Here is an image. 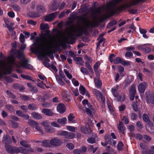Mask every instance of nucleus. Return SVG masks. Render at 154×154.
Listing matches in <instances>:
<instances>
[{
    "instance_id": "nucleus-1",
    "label": "nucleus",
    "mask_w": 154,
    "mask_h": 154,
    "mask_svg": "<svg viewBox=\"0 0 154 154\" xmlns=\"http://www.w3.org/2000/svg\"><path fill=\"white\" fill-rule=\"evenodd\" d=\"M69 40L67 36L63 37L62 41L59 37L50 36L47 44H46L44 46L43 44L41 43L40 46L37 47L36 50L39 54L42 56L46 55L49 56L52 53V48H56L58 46V42L60 44L63 46L65 44L68 42Z\"/></svg>"
},
{
    "instance_id": "nucleus-2",
    "label": "nucleus",
    "mask_w": 154,
    "mask_h": 154,
    "mask_svg": "<svg viewBox=\"0 0 154 154\" xmlns=\"http://www.w3.org/2000/svg\"><path fill=\"white\" fill-rule=\"evenodd\" d=\"M16 54L18 59L22 63L18 61L16 62L14 57H11L9 59V61L11 63L17 67H22L27 69H32L33 66L27 63L28 61L25 59L22 52L20 50H18L16 52Z\"/></svg>"
},
{
    "instance_id": "nucleus-3",
    "label": "nucleus",
    "mask_w": 154,
    "mask_h": 154,
    "mask_svg": "<svg viewBox=\"0 0 154 154\" xmlns=\"http://www.w3.org/2000/svg\"><path fill=\"white\" fill-rule=\"evenodd\" d=\"M40 29L42 30H45V33L43 34V35L48 36V38L49 39H48L47 40L45 37H43L42 40V42H39L38 45L35 48V51L39 54V53L37 51L36 48L40 46V44L41 43L43 44V45L45 46V45H46V44H47L48 41L49 39L50 36H51L49 35L50 31L48 30L49 26L48 24L44 23H42L40 25Z\"/></svg>"
},
{
    "instance_id": "nucleus-4",
    "label": "nucleus",
    "mask_w": 154,
    "mask_h": 154,
    "mask_svg": "<svg viewBox=\"0 0 154 154\" xmlns=\"http://www.w3.org/2000/svg\"><path fill=\"white\" fill-rule=\"evenodd\" d=\"M85 30V29L83 27L79 25L78 28L76 29L72 28L71 29V32L68 34L67 37L69 39H71L74 36H80L82 35Z\"/></svg>"
},
{
    "instance_id": "nucleus-5",
    "label": "nucleus",
    "mask_w": 154,
    "mask_h": 154,
    "mask_svg": "<svg viewBox=\"0 0 154 154\" xmlns=\"http://www.w3.org/2000/svg\"><path fill=\"white\" fill-rule=\"evenodd\" d=\"M5 147L6 151L8 153L13 154L15 153H18L19 150L18 147H12L9 144H6L5 145Z\"/></svg>"
},
{
    "instance_id": "nucleus-6",
    "label": "nucleus",
    "mask_w": 154,
    "mask_h": 154,
    "mask_svg": "<svg viewBox=\"0 0 154 154\" xmlns=\"http://www.w3.org/2000/svg\"><path fill=\"white\" fill-rule=\"evenodd\" d=\"M19 150L18 153H21L24 154H29L30 152H34L33 150L30 147H27L23 148L22 147H18Z\"/></svg>"
},
{
    "instance_id": "nucleus-7",
    "label": "nucleus",
    "mask_w": 154,
    "mask_h": 154,
    "mask_svg": "<svg viewBox=\"0 0 154 154\" xmlns=\"http://www.w3.org/2000/svg\"><path fill=\"white\" fill-rule=\"evenodd\" d=\"M94 14V15L92 16L94 20L92 21H91L88 19L84 20V23L85 28H88L90 26H94V21L97 20V16Z\"/></svg>"
},
{
    "instance_id": "nucleus-8",
    "label": "nucleus",
    "mask_w": 154,
    "mask_h": 154,
    "mask_svg": "<svg viewBox=\"0 0 154 154\" xmlns=\"http://www.w3.org/2000/svg\"><path fill=\"white\" fill-rule=\"evenodd\" d=\"M50 144L53 146H59L62 143L61 140L57 138H54L50 140Z\"/></svg>"
},
{
    "instance_id": "nucleus-9",
    "label": "nucleus",
    "mask_w": 154,
    "mask_h": 154,
    "mask_svg": "<svg viewBox=\"0 0 154 154\" xmlns=\"http://www.w3.org/2000/svg\"><path fill=\"white\" fill-rule=\"evenodd\" d=\"M146 100L148 103H151L152 104L154 103V93H147L146 96Z\"/></svg>"
},
{
    "instance_id": "nucleus-10",
    "label": "nucleus",
    "mask_w": 154,
    "mask_h": 154,
    "mask_svg": "<svg viewBox=\"0 0 154 154\" xmlns=\"http://www.w3.org/2000/svg\"><path fill=\"white\" fill-rule=\"evenodd\" d=\"M147 86V83L145 82L140 83L138 85V90L140 93H143Z\"/></svg>"
},
{
    "instance_id": "nucleus-11",
    "label": "nucleus",
    "mask_w": 154,
    "mask_h": 154,
    "mask_svg": "<svg viewBox=\"0 0 154 154\" xmlns=\"http://www.w3.org/2000/svg\"><path fill=\"white\" fill-rule=\"evenodd\" d=\"M57 14V12L50 14L45 17V21H52L55 18Z\"/></svg>"
},
{
    "instance_id": "nucleus-12",
    "label": "nucleus",
    "mask_w": 154,
    "mask_h": 154,
    "mask_svg": "<svg viewBox=\"0 0 154 154\" xmlns=\"http://www.w3.org/2000/svg\"><path fill=\"white\" fill-rule=\"evenodd\" d=\"M60 134L64 136L65 138L68 139H72L74 137L72 133L65 131H61L60 132Z\"/></svg>"
},
{
    "instance_id": "nucleus-13",
    "label": "nucleus",
    "mask_w": 154,
    "mask_h": 154,
    "mask_svg": "<svg viewBox=\"0 0 154 154\" xmlns=\"http://www.w3.org/2000/svg\"><path fill=\"white\" fill-rule=\"evenodd\" d=\"M117 128L119 132L124 134L125 132V128L123 123L122 122H119V124L117 125Z\"/></svg>"
},
{
    "instance_id": "nucleus-14",
    "label": "nucleus",
    "mask_w": 154,
    "mask_h": 154,
    "mask_svg": "<svg viewBox=\"0 0 154 154\" xmlns=\"http://www.w3.org/2000/svg\"><path fill=\"white\" fill-rule=\"evenodd\" d=\"M2 142L3 143H4L5 145L11 143H12L11 137L10 136L8 135H5L3 138Z\"/></svg>"
},
{
    "instance_id": "nucleus-15",
    "label": "nucleus",
    "mask_w": 154,
    "mask_h": 154,
    "mask_svg": "<svg viewBox=\"0 0 154 154\" xmlns=\"http://www.w3.org/2000/svg\"><path fill=\"white\" fill-rule=\"evenodd\" d=\"M79 91L80 93L82 95H84L85 94L86 96L88 97H90V96L89 93L83 85H80L79 88Z\"/></svg>"
},
{
    "instance_id": "nucleus-16",
    "label": "nucleus",
    "mask_w": 154,
    "mask_h": 154,
    "mask_svg": "<svg viewBox=\"0 0 154 154\" xmlns=\"http://www.w3.org/2000/svg\"><path fill=\"white\" fill-rule=\"evenodd\" d=\"M42 112L45 115L48 116H52L54 115V113L50 109H43L42 110Z\"/></svg>"
},
{
    "instance_id": "nucleus-17",
    "label": "nucleus",
    "mask_w": 154,
    "mask_h": 154,
    "mask_svg": "<svg viewBox=\"0 0 154 154\" xmlns=\"http://www.w3.org/2000/svg\"><path fill=\"white\" fill-rule=\"evenodd\" d=\"M14 57V56H11L10 57H9L8 59V62L9 64V66L8 67H7L6 68H5V70L7 74H10L11 72V68L12 66H14L16 67L14 65H13L12 64V63H11L9 61V59L10 57Z\"/></svg>"
},
{
    "instance_id": "nucleus-18",
    "label": "nucleus",
    "mask_w": 154,
    "mask_h": 154,
    "mask_svg": "<svg viewBox=\"0 0 154 154\" xmlns=\"http://www.w3.org/2000/svg\"><path fill=\"white\" fill-rule=\"evenodd\" d=\"M146 129L151 134L154 133V127L153 123L152 122L147 125Z\"/></svg>"
},
{
    "instance_id": "nucleus-19",
    "label": "nucleus",
    "mask_w": 154,
    "mask_h": 154,
    "mask_svg": "<svg viewBox=\"0 0 154 154\" xmlns=\"http://www.w3.org/2000/svg\"><path fill=\"white\" fill-rule=\"evenodd\" d=\"M57 111L60 113H63L65 111V109L64 105L60 104L57 106Z\"/></svg>"
},
{
    "instance_id": "nucleus-20",
    "label": "nucleus",
    "mask_w": 154,
    "mask_h": 154,
    "mask_svg": "<svg viewBox=\"0 0 154 154\" xmlns=\"http://www.w3.org/2000/svg\"><path fill=\"white\" fill-rule=\"evenodd\" d=\"M36 10L37 12L41 15V13L46 12L45 8L41 5H38L36 6Z\"/></svg>"
},
{
    "instance_id": "nucleus-21",
    "label": "nucleus",
    "mask_w": 154,
    "mask_h": 154,
    "mask_svg": "<svg viewBox=\"0 0 154 154\" xmlns=\"http://www.w3.org/2000/svg\"><path fill=\"white\" fill-rule=\"evenodd\" d=\"M85 112L88 116L90 117H92L93 116L92 112L94 113L95 110L94 109H89L86 107H85Z\"/></svg>"
},
{
    "instance_id": "nucleus-22",
    "label": "nucleus",
    "mask_w": 154,
    "mask_h": 154,
    "mask_svg": "<svg viewBox=\"0 0 154 154\" xmlns=\"http://www.w3.org/2000/svg\"><path fill=\"white\" fill-rule=\"evenodd\" d=\"M82 103L85 106V107H86V105H87L89 109H94L93 106L87 100L85 99L84 100H83Z\"/></svg>"
},
{
    "instance_id": "nucleus-23",
    "label": "nucleus",
    "mask_w": 154,
    "mask_h": 154,
    "mask_svg": "<svg viewBox=\"0 0 154 154\" xmlns=\"http://www.w3.org/2000/svg\"><path fill=\"white\" fill-rule=\"evenodd\" d=\"M31 115L32 117L36 119H40L42 118V116L40 115L35 112H32Z\"/></svg>"
},
{
    "instance_id": "nucleus-24",
    "label": "nucleus",
    "mask_w": 154,
    "mask_h": 154,
    "mask_svg": "<svg viewBox=\"0 0 154 154\" xmlns=\"http://www.w3.org/2000/svg\"><path fill=\"white\" fill-rule=\"evenodd\" d=\"M93 92L97 97H102V93L99 90L96 89H93Z\"/></svg>"
},
{
    "instance_id": "nucleus-25",
    "label": "nucleus",
    "mask_w": 154,
    "mask_h": 154,
    "mask_svg": "<svg viewBox=\"0 0 154 154\" xmlns=\"http://www.w3.org/2000/svg\"><path fill=\"white\" fill-rule=\"evenodd\" d=\"M95 85L96 87L98 88H100L102 85V82L99 79H94Z\"/></svg>"
},
{
    "instance_id": "nucleus-26",
    "label": "nucleus",
    "mask_w": 154,
    "mask_h": 154,
    "mask_svg": "<svg viewBox=\"0 0 154 154\" xmlns=\"http://www.w3.org/2000/svg\"><path fill=\"white\" fill-rule=\"evenodd\" d=\"M28 124L29 125L33 127H35L37 125H38V122L32 120H29L28 121Z\"/></svg>"
},
{
    "instance_id": "nucleus-27",
    "label": "nucleus",
    "mask_w": 154,
    "mask_h": 154,
    "mask_svg": "<svg viewBox=\"0 0 154 154\" xmlns=\"http://www.w3.org/2000/svg\"><path fill=\"white\" fill-rule=\"evenodd\" d=\"M58 7V5L57 4V2L54 1L50 7V9L53 11H55L57 9Z\"/></svg>"
},
{
    "instance_id": "nucleus-28",
    "label": "nucleus",
    "mask_w": 154,
    "mask_h": 154,
    "mask_svg": "<svg viewBox=\"0 0 154 154\" xmlns=\"http://www.w3.org/2000/svg\"><path fill=\"white\" fill-rule=\"evenodd\" d=\"M100 65V63L99 62H97L94 66V69L97 75H99V74L97 71V69Z\"/></svg>"
},
{
    "instance_id": "nucleus-29",
    "label": "nucleus",
    "mask_w": 154,
    "mask_h": 154,
    "mask_svg": "<svg viewBox=\"0 0 154 154\" xmlns=\"http://www.w3.org/2000/svg\"><path fill=\"white\" fill-rule=\"evenodd\" d=\"M6 93L9 97L12 99H15L16 98V96L9 90H7Z\"/></svg>"
},
{
    "instance_id": "nucleus-30",
    "label": "nucleus",
    "mask_w": 154,
    "mask_h": 154,
    "mask_svg": "<svg viewBox=\"0 0 154 154\" xmlns=\"http://www.w3.org/2000/svg\"><path fill=\"white\" fill-rule=\"evenodd\" d=\"M50 141L49 140H45L42 141V145L46 147H50Z\"/></svg>"
},
{
    "instance_id": "nucleus-31",
    "label": "nucleus",
    "mask_w": 154,
    "mask_h": 154,
    "mask_svg": "<svg viewBox=\"0 0 154 154\" xmlns=\"http://www.w3.org/2000/svg\"><path fill=\"white\" fill-rule=\"evenodd\" d=\"M81 131L84 134H87L89 133L90 130L86 127L82 126L81 128Z\"/></svg>"
},
{
    "instance_id": "nucleus-32",
    "label": "nucleus",
    "mask_w": 154,
    "mask_h": 154,
    "mask_svg": "<svg viewBox=\"0 0 154 154\" xmlns=\"http://www.w3.org/2000/svg\"><path fill=\"white\" fill-rule=\"evenodd\" d=\"M11 7L14 11H19L20 10V7L16 4L12 5L11 6Z\"/></svg>"
},
{
    "instance_id": "nucleus-33",
    "label": "nucleus",
    "mask_w": 154,
    "mask_h": 154,
    "mask_svg": "<svg viewBox=\"0 0 154 154\" xmlns=\"http://www.w3.org/2000/svg\"><path fill=\"white\" fill-rule=\"evenodd\" d=\"M45 131L51 133H53L55 131L54 129L51 127L49 125L46 128H45Z\"/></svg>"
},
{
    "instance_id": "nucleus-34",
    "label": "nucleus",
    "mask_w": 154,
    "mask_h": 154,
    "mask_svg": "<svg viewBox=\"0 0 154 154\" xmlns=\"http://www.w3.org/2000/svg\"><path fill=\"white\" fill-rule=\"evenodd\" d=\"M136 92L135 86L134 85H132L131 88L130 94L135 95Z\"/></svg>"
},
{
    "instance_id": "nucleus-35",
    "label": "nucleus",
    "mask_w": 154,
    "mask_h": 154,
    "mask_svg": "<svg viewBox=\"0 0 154 154\" xmlns=\"http://www.w3.org/2000/svg\"><path fill=\"white\" fill-rule=\"evenodd\" d=\"M28 107L29 109L32 110H35L37 108L36 105L33 103L29 104L28 106Z\"/></svg>"
},
{
    "instance_id": "nucleus-36",
    "label": "nucleus",
    "mask_w": 154,
    "mask_h": 154,
    "mask_svg": "<svg viewBox=\"0 0 154 154\" xmlns=\"http://www.w3.org/2000/svg\"><path fill=\"white\" fill-rule=\"evenodd\" d=\"M5 107L7 109L11 112H14V106L11 105L7 104L5 105Z\"/></svg>"
},
{
    "instance_id": "nucleus-37",
    "label": "nucleus",
    "mask_w": 154,
    "mask_h": 154,
    "mask_svg": "<svg viewBox=\"0 0 154 154\" xmlns=\"http://www.w3.org/2000/svg\"><path fill=\"white\" fill-rule=\"evenodd\" d=\"M56 79L58 83L61 85L63 86L65 85L64 82L63 81L61 78L59 76H57Z\"/></svg>"
},
{
    "instance_id": "nucleus-38",
    "label": "nucleus",
    "mask_w": 154,
    "mask_h": 154,
    "mask_svg": "<svg viewBox=\"0 0 154 154\" xmlns=\"http://www.w3.org/2000/svg\"><path fill=\"white\" fill-rule=\"evenodd\" d=\"M123 59L120 57H117L114 59L113 63L115 64H118L119 63H121Z\"/></svg>"
},
{
    "instance_id": "nucleus-39",
    "label": "nucleus",
    "mask_w": 154,
    "mask_h": 154,
    "mask_svg": "<svg viewBox=\"0 0 154 154\" xmlns=\"http://www.w3.org/2000/svg\"><path fill=\"white\" fill-rule=\"evenodd\" d=\"M67 121V119L66 118H63L62 119H59L57 120V122L58 123L62 124L64 125L66 124V122Z\"/></svg>"
},
{
    "instance_id": "nucleus-40",
    "label": "nucleus",
    "mask_w": 154,
    "mask_h": 154,
    "mask_svg": "<svg viewBox=\"0 0 154 154\" xmlns=\"http://www.w3.org/2000/svg\"><path fill=\"white\" fill-rule=\"evenodd\" d=\"M30 14L31 17H38L41 15L38 12H32L30 13Z\"/></svg>"
},
{
    "instance_id": "nucleus-41",
    "label": "nucleus",
    "mask_w": 154,
    "mask_h": 154,
    "mask_svg": "<svg viewBox=\"0 0 154 154\" xmlns=\"http://www.w3.org/2000/svg\"><path fill=\"white\" fill-rule=\"evenodd\" d=\"M84 58L85 61V63H91L92 62V60L89 57L85 55L84 57Z\"/></svg>"
},
{
    "instance_id": "nucleus-42",
    "label": "nucleus",
    "mask_w": 154,
    "mask_h": 154,
    "mask_svg": "<svg viewBox=\"0 0 154 154\" xmlns=\"http://www.w3.org/2000/svg\"><path fill=\"white\" fill-rule=\"evenodd\" d=\"M143 119L144 121L146 122H150L149 116L146 114L143 115Z\"/></svg>"
},
{
    "instance_id": "nucleus-43",
    "label": "nucleus",
    "mask_w": 154,
    "mask_h": 154,
    "mask_svg": "<svg viewBox=\"0 0 154 154\" xmlns=\"http://www.w3.org/2000/svg\"><path fill=\"white\" fill-rule=\"evenodd\" d=\"M117 24V21L115 20H113L111 22L109 23L107 25V27L109 28L110 27L112 26L113 25H116Z\"/></svg>"
},
{
    "instance_id": "nucleus-44",
    "label": "nucleus",
    "mask_w": 154,
    "mask_h": 154,
    "mask_svg": "<svg viewBox=\"0 0 154 154\" xmlns=\"http://www.w3.org/2000/svg\"><path fill=\"white\" fill-rule=\"evenodd\" d=\"M20 144L22 146L25 147H30V146L27 143L26 141H21L20 142Z\"/></svg>"
},
{
    "instance_id": "nucleus-45",
    "label": "nucleus",
    "mask_w": 154,
    "mask_h": 154,
    "mask_svg": "<svg viewBox=\"0 0 154 154\" xmlns=\"http://www.w3.org/2000/svg\"><path fill=\"white\" fill-rule=\"evenodd\" d=\"M137 102L135 101V102H133V103L132 104V106L133 107L134 110L135 111H138V108L137 106Z\"/></svg>"
},
{
    "instance_id": "nucleus-46",
    "label": "nucleus",
    "mask_w": 154,
    "mask_h": 154,
    "mask_svg": "<svg viewBox=\"0 0 154 154\" xmlns=\"http://www.w3.org/2000/svg\"><path fill=\"white\" fill-rule=\"evenodd\" d=\"M123 146V143L121 142H120L118 143L117 145V149L119 151H121L122 149V146Z\"/></svg>"
},
{
    "instance_id": "nucleus-47",
    "label": "nucleus",
    "mask_w": 154,
    "mask_h": 154,
    "mask_svg": "<svg viewBox=\"0 0 154 154\" xmlns=\"http://www.w3.org/2000/svg\"><path fill=\"white\" fill-rule=\"evenodd\" d=\"M118 88V86H117V89H112V93L115 97L118 96V94H119L117 90Z\"/></svg>"
},
{
    "instance_id": "nucleus-48",
    "label": "nucleus",
    "mask_w": 154,
    "mask_h": 154,
    "mask_svg": "<svg viewBox=\"0 0 154 154\" xmlns=\"http://www.w3.org/2000/svg\"><path fill=\"white\" fill-rule=\"evenodd\" d=\"M81 71L84 75L88 74V69L84 67H81Z\"/></svg>"
},
{
    "instance_id": "nucleus-49",
    "label": "nucleus",
    "mask_w": 154,
    "mask_h": 154,
    "mask_svg": "<svg viewBox=\"0 0 154 154\" xmlns=\"http://www.w3.org/2000/svg\"><path fill=\"white\" fill-rule=\"evenodd\" d=\"M64 71L67 77L69 79H71L72 77V75L70 74L68 71L66 69L64 70Z\"/></svg>"
},
{
    "instance_id": "nucleus-50",
    "label": "nucleus",
    "mask_w": 154,
    "mask_h": 154,
    "mask_svg": "<svg viewBox=\"0 0 154 154\" xmlns=\"http://www.w3.org/2000/svg\"><path fill=\"white\" fill-rule=\"evenodd\" d=\"M67 148L70 150H72L74 149V145L72 143H68L66 144Z\"/></svg>"
},
{
    "instance_id": "nucleus-51",
    "label": "nucleus",
    "mask_w": 154,
    "mask_h": 154,
    "mask_svg": "<svg viewBox=\"0 0 154 154\" xmlns=\"http://www.w3.org/2000/svg\"><path fill=\"white\" fill-rule=\"evenodd\" d=\"M35 129L37 131H39L41 134H44L43 130L38 125H37L35 127Z\"/></svg>"
},
{
    "instance_id": "nucleus-52",
    "label": "nucleus",
    "mask_w": 154,
    "mask_h": 154,
    "mask_svg": "<svg viewBox=\"0 0 154 154\" xmlns=\"http://www.w3.org/2000/svg\"><path fill=\"white\" fill-rule=\"evenodd\" d=\"M147 44H144L139 45L137 46V48L139 50L143 51Z\"/></svg>"
},
{
    "instance_id": "nucleus-53",
    "label": "nucleus",
    "mask_w": 154,
    "mask_h": 154,
    "mask_svg": "<svg viewBox=\"0 0 154 154\" xmlns=\"http://www.w3.org/2000/svg\"><path fill=\"white\" fill-rule=\"evenodd\" d=\"M41 124L45 127V128H46L49 125V124L47 121H44L42 122L41 123Z\"/></svg>"
},
{
    "instance_id": "nucleus-54",
    "label": "nucleus",
    "mask_w": 154,
    "mask_h": 154,
    "mask_svg": "<svg viewBox=\"0 0 154 154\" xmlns=\"http://www.w3.org/2000/svg\"><path fill=\"white\" fill-rule=\"evenodd\" d=\"M104 35V34H100L99 35L98 38V40H99V41L101 43L104 41L105 40V38L103 37V36Z\"/></svg>"
},
{
    "instance_id": "nucleus-55",
    "label": "nucleus",
    "mask_w": 154,
    "mask_h": 154,
    "mask_svg": "<svg viewBox=\"0 0 154 154\" xmlns=\"http://www.w3.org/2000/svg\"><path fill=\"white\" fill-rule=\"evenodd\" d=\"M67 129L71 131L74 132L75 131V128L72 126H68L67 127Z\"/></svg>"
},
{
    "instance_id": "nucleus-56",
    "label": "nucleus",
    "mask_w": 154,
    "mask_h": 154,
    "mask_svg": "<svg viewBox=\"0 0 154 154\" xmlns=\"http://www.w3.org/2000/svg\"><path fill=\"white\" fill-rule=\"evenodd\" d=\"M27 23L29 24H31L33 26H35L37 23L36 22L32 20H29L27 21Z\"/></svg>"
},
{
    "instance_id": "nucleus-57",
    "label": "nucleus",
    "mask_w": 154,
    "mask_h": 154,
    "mask_svg": "<svg viewBox=\"0 0 154 154\" xmlns=\"http://www.w3.org/2000/svg\"><path fill=\"white\" fill-rule=\"evenodd\" d=\"M87 141L90 143H94L95 142V140L93 138H89L87 140Z\"/></svg>"
},
{
    "instance_id": "nucleus-58",
    "label": "nucleus",
    "mask_w": 154,
    "mask_h": 154,
    "mask_svg": "<svg viewBox=\"0 0 154 154\" xmlns=\"http://www.w3.org/2000/svg\"><path fill=\"white\" fill-rule=\"evenodd\" d=\"M20 40L21 43H23L25 42L24 36L22 33H21L20 35Z\"/></svg>"
},
{
    "instance_id": "nucleus-59",
    "label": "nucleus",
    "mask_w": 154,
    "mask_h": 154,
    "mask_svg": "<svg viewBox=\"0 0 154 154\" xmlns=\"http://www.w3.org/2000/svg\"><path fill=\"white\" fill-rule=\"evenodd\" d=\"M133 56V53L131 52H127L125 54L126 57H131Z\"/></svg>"
},
{
    "instance_id": "nucleus-60",
    "label": "nucleus",
    "mask_w": 154,
    "mask_h": 154,
    "mask_svg": "<svg viewBox=\"0 0 154 154\" xmlns=\"http://www.w3.org/2000/svg\"><path fill=\"white\" fill-rule=\"evenodd\" d=\"M85 63L86 67H87L90 71L92 72L93 71V69L90 64V63Z\"/></svg>"
},
{
    "instance_id": "nucleus-61",
    "label": "nucleus",
    "mask_w": 154,
    "mask_h": 154,
    "mask_svg": "<svg viewBox=\"0 0 154 154\" xmlns=\"http://www.w3.org/2000/svg\"><path fill=\"white\" fill-rule=\"evenodd\" d=\"M131 119L132 120H135L137 118V115L134 113H131Z\"/></svg>"
},
{
    "instance_id": "nucleus-62",
    "label": "nucleus",
    "mask_w": 154,
    "mask_h": 154,
    "mask_svg": "<svg viewBox=\"0 0 154 154\" xmlns=\"http://www.w3.org/2000/svg\"><path fill=\"white\" fill-rule=\"evenodd\" d=\"M121 63L122 65L125 66H127L130 65V62H126L123 59H122Z\"/></svg>"
},
{
    "instance_id": "nucleus-63",
    "label": "nucleus",
    "mask_w": 154,
    "mask_h": 154,
    "mask_svg": "<svg viewBox=\"0 0 154 154\" xmlns=\"http://www.w3.org/2000/svg\"><path fill=\"white\" fill-rule=\"evenodd\" d=\"M42 105L45 107H48L51 106V104L49 103L44 102L42 104Z\"/></svg>"
},
{
    "instance_id": "nucleus-64",
    "label": "nucleus",
    "mask_w": 154,
    "mask_h": 154,
    "mask_svg": "<svg viewBox=\"0 0 154 154\" xmlns=\"http://www.w3.org/2000/svg\"><path fill=\"white\" fill-rule=\"evenodd\" d=\"M73 152L74 154H82L81 151L78 149H75L74 150Z\"/></svg>"
}]
</instances>
